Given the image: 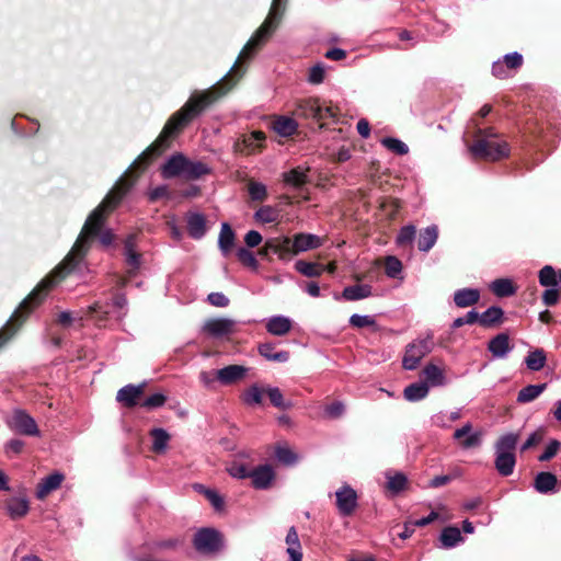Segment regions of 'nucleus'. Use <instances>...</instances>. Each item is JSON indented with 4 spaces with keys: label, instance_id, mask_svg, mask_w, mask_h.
I'll return each instance as SVG.
<instances>
[{
    "label": "nucleus",
    "instance_id": "obj_52",
    "mask_svg": "<svg viewBox=\"0 0 561 561\" xmlns=\"http://www.w3.org/2000/svg\"><path fill=\"white\" fill-rule=\"evenodd\" d=\"M275 457L280 463L286 466H290L297 460V455L291 449L284 446H277L275 448Z\"/></svg>",
    "mask_w": 561,
    "mask_h": 561
},
{
    "label": "nucleus",
    "instance_id": "obj_45",
    "mask_svg": "<svg viewBox=\"0 0 561 561\" xmlns=\"http://www.w3.org/2000/svg\"><path fill=\"white\" fill-rule=\"evenodd\" d=\"M423 375L425 377V380L430 382L432 386H442L445 383V376L443 370L432 363L427 364L424 367Z\"/></svg>",
    "mask_w": 561,
    "mask_h": 561
},
{
    "label": "nucleus",
    "instance_id": "obj_13",
    "mask_svg": "<svg viewBox=\"0 0 561 561\" xmlns=\"http://www.w3.org/2000/svg\"><path fill=\"white\" fill-rule=\"evenodd\" d=\"M9 426L12 431L26 436H38L39 430L35 420L24 410H15Z\"/></svg>",
    "mask_w": 561,
    "mask_h": 561
},
{
    "label": "nucleus",
    "instance_id": "obj_20",
    "mask_svg": "<svg viewBox=\"0 0 561 561\" xmlns=\"http://www.w3.org/2000/svg\"><path fill=\"white\" fill-rule=\"evenodd\" d=\"M187 158L182 153L173 154L161 169V174L164 179H171L183 175Z\"/></svg>",
    "mask_w": 561,
    "mask_h": 561
},
{
    "label": "nucleus",
    "instance_id": "obj_51",
    "mask_svg": "<svg viewBox=\"0 0 561 561\" xmlns=\"http://www.w3.org/2000/svg\"><path fill=\"white\" fill-rule=\"evenodd\" d=\"M248 191L252 201L263 202L267 197L266 186L262 183L251 181L248 185Z\"/></svg>",
    "mask_w": 561,
    "mask_h": 561
},
{
    "label": "nucleus",
    "instance_id": "obj_47",
    "mask_svg": "<svg viewBox=\"0 0 561 561\" xmlns=\"http://www.w3.org/2000/svg\"><path fill=\"white\" fill-rule=\"evenodd\" d=\"M387 479L386 486L392 494H399L408 485V478L402 472H397L393 476L387 474Z\"/></svg>",
    "mask_w": 561,
    "mask_h": 561
},
{
    "label": "nucleus",
    "instance_id": "obj_60",
    "mask_svg": "<svg viewBox=\"0 0 561 561\" xmlns=\"http://www.w3.org/2000/svg\"><path fill=\"white\" fill-rule=\"evenodd\" d=\"M350 324L354 328H366V327H374L376 324V321L374 318L369 316H360V314H353L350 318Z\"/></svg>",
    "mask_w": 561,
    "mask_h": 561
},
{
    "label": "nucleus",
    "instance_id": "obj_21",
    "mask_svg": "<svg viewBox=\"0 0 561 561\" xmlns=\"http://www.w3.org/2000/svg\"><path fill=\"white\" fill-rule=\"evenodd\" d=\"M271 125L272 129L280 137H291L298 128L295 118L283 115L274 116Z\"/></svg>",
    "mask_w": 561,
    "mask_h": 561
},
{
    "label": "nucleus",
    "instance_id": "obj_2",
    "mask_svg": "<svg viewBox=\"0 0 561 561\" xmlns=\"http://www.w3.org/2000/svg\"><path fill=\"white\" fill-rule=\"evenodd\" d=\"M236 85L230 76L204 91L192 93L186 103L167 121L157 139L134 161L133 168L144 172L154 159L168 150L188 124L226 95Z\"/></svg>",
    "mask_w": 561,
    "mask_h": 561
},
{
    "label": "nucleus",
    "instance_id": "obj_35",
    "mask_svg": "<svg viewBox=\"0 0 561 561\" xmlns=\"http://www.w3.org/2000/svg\"><path fill=\"white\" fill-rule=\"evenodd\" d=\"M236 234L228 222L221 225L218 245L224 255H228L234 247Z\"/></svg>",
    "mask_w": 561,
    "mask_h": 561
},
{
    "label": "nucleus",
    "instance_id": "obj_36",
    "mask_svg": "<svg viewBox=\"0 0 561 561\" xmlns=\"http://www.w3.org/2000/svg\"><path fill=\"white\" fill-rule=\"evenodd\" d=\"M307 171L308 169H302L301 167L294 168L283 174V180L285 184L300 188L309 182Z\"/></svg>",
    "mask_w": 561,
    "mask_h": 561
},
{
    "label": "nucleus",
    "instance_id": "obj_16",
    "mask_svg": "<svg viewBox=\"0 0 561 561\" xmlns=\"http://www.w3.org/2000/svg\"><path fill=\"white\" fill-rule=\"evenodd\" d=\"M248 369L241 365H229L221 369L214 370L217 380L225 385H233L245 377Z\"/></svg>",
    "mask_w": 561,
    "mask_h": 561
},
{
    "label": "nucleus",
    "instance_id": "obj_19",
    "mask_svg": "<svg viewBox=\"0 0 561 561\" xmlns=\"http://www.w3.org/2000/svg\"><path fill=\"white\" fill-rule=\"evenodd\" d=\"M145 387V383L138 386L127 385L117 391L116 400L126 408H134L138 404V399L144 394Z\"/></svg>",
    "mask_w": 561,
    "mask_h": 561
},
{
    "label": "nucleus",
    "instance_id": "obj_24",
    "mask_svg": "<svg viewBox=\"0 0 561 561\" xmlns=\"http://www.w3.org/2000/svg\"><path fill=\"white\" fill-rule=\"evenodd\" d=\"M488 350L492 353L494 357H504L512 350L508 334L500 333L495 335L493 339L489 341Z\"/></svg>",
    "mask_w": 561,
    "mask_h": 561
},
{
    "label": "nucleus",
    "instance_id": "obj_14",
    "mask_svg": "<svg viewBox=\"0 0 561 561\" xmlns=\"http://www.w3.org/2000/svg\"><path fill=\"white\" fill-rule=\"evenodd\" d=\"M336 507L340 515L351 516L357 507V494L350 485H343L335 492Z\"/></svg>",
    "mask_w": 561,
    "mask_h": 561
},
{
    "label": "nucleus",
    "instance_id": "obj_26",
    "mask_svg": "<svg viewBox=\"0 0 561 561\" xmlns=\"http://www.w3.org/2000/svg\"><path fill=\"white\" fill-rule=\"evenodd\" d=\"M270 253L277 254L279 260L287 261L282 236L267 239L259 250V255L263 259H268Z\"/></svg>",
    "mask_w": 561,
    "mask_h": 561
},
{
    "label": "nucleus",
    "instance_id": "obj_32",
    "mask_svg": "<svg viewBox=\"0 0 561 561\" xmlns=\"http://www.w3.org/2000/svg\"><path fill=\"white\" fill-rule=\"evenodd\" d=\"M480 325L483 328H495L503 322L504 311L502 308L492 306L480 314Z\"/></svg>",
    "mask_w": 561,
    "mask_h": 561
},
{
    "label": "nucleus",
    "instance_id": "obj_31",
    "mask_svg": "<svg viewBox=\"0 0 561 561\" xmlns=\"http://www.w3.org/2000/svg\"><path fill=\"white\" fill-rule=\"evenodd\" d=\"M149 436L152 438L151 450L158 455L163 454L170 442V434L164 428L154 427L149 432Z\"/></svg>",
    "mask_w": 561,
    "mask_h": 561
},
{
    "label": "nucleus",
    "instance_id": "obj_4",
    "mask_svg": "<svg viewBox=\"0 0 561 561\" xmlns=\"http://www.w3.org/2000/svg\"><path fill=\"white\" fill-rule=\"evenodd\" d=\"M471 124L474 130L469 151L474 159L496 162L510 157L508 142L493 127L481 128L476 118H471Z\"/></svg>",
    "mask_w": 561,
    "mask_h": 561
},
{
    "label": "nucleus",
    "instance_id": "obj_39",
    "mask_svg": "<svg viewBox=\"0 0 561 561\" xmlns=\"http://www.w3.org/2000/svg\"><path fill=\"white\" fill-rule=\"evenodd\" d=\"M210 170L205 163L201 161H191L187 159L183 176L186 180H197L203 175L208 174Z\"/></svg>",
    "mask_w": 561,
    "mask_h": 561
},
{
    "label": "nucleus",
    "instance_id": "obj_34",
    "mask_svg": "<svg viewBox=\"0 0 561 561\" xmlns=\"http://www.w3.org/2000/svg\"><path fill=\"white\" fill-rule=\"evenodd\" d=\"M373 287L368 284L347 286L342 291V297L348 301L365 299L371 296Z\"/></svg>",
    "mask_w": 561,
    "mask_h": 561
},
{
    "label": "nucleus",
    "instance_id": "obj_27",
    "mask_svg": "<svg viewBox=\"0 0 561 561\" xmlns=\"http://www.w3.org/2000/svg\"><path fill=\"white\" fill-rule=\"evenodd\" d=\"M558 483L556 474L547 471L539 472L534 480V488L537 492L546 494L554 491Z\"/></svg>",
    "mask_w": 561,
    "mask_h": 561
},
{
    "label": "nucleus",
    "instance_id": "obj_57",
    "mask_svg": "<svg viewBox=\"0 0 561 561\" xmlns=\"http://www.w3.org/2000/svg\"><path fill=\"white\" fill-rule=\"evenodd\" d=\"M18 331L19 329L11 321V319H9L4 327L0 330V348H2L18 333Z\"/></svg>",
    "mask_w": 561,
    "mask_h": 561
},
{
    "label": "nucleus",
    "instance_id": "obj_63",
    "mask_svg": "<svg viewBox=\"0 0 561 561\" xmlns=\"http://www.w3.org/2000/svg\"><path fill=\"white\" fill-rule=\"evenodd\" d=\"M228 472L231 477L238 479L250 478L251 470L248 469L247 465L234 462L228 468Z\"/></svg>",
    "mask_w": 561,
    "mask_h": 561
},
{
    "label": "nucleus",
    "instance_id": "obj_43",
    "mask_svg": "<svg viewBox=\"0 0 561 561\" xmlns=\"http://www.w3.org/2000/svg\"><path fill=\"white\" fill-rule=\"evenodd\" d=\"M491 289L493 294L497 297H510L515 294L516 288L513 284V282L508 278H497L495 279L492 285Z\"/></svg>",
    "mask_w": 561,
    "mask_h": 561
},
{
    "label": "nucleus",
    "instance_id": "obj_7",
    "mask_svg": "<svg viewBox=\"0 0 561 561\" xmlns=\"http://www.w3.org/2000/svg\"><path fill=\"white\" fill-rule=\"evenodd\" d=\"M539 284L548 287L542 294V301L546 306L558 304L561 295V268L557 272L551 265H545L538 274Z\"/></svg>",
    "mask_w": 561,
    "mask_h": 561
},
{
    "label": "nucleus",
    "instance_id": "obj_11",
    "mask_svg": "<svg viewBox=\"0 0 561 561\" xmlns=\"http://www.w3.org/2000/svg\"><path fill=\"white\" fill-rule=\"evenodd\" d=\"M237 321L229 318H209L205 321L202 331L214 339L229 336L236 332Z\"/></svg>",
    "mask_w": 561,
    "mask_h": 561
},
{
    "label": "nucleus",
    "instance_id": "obj_23",
    "mask_svg": "<svg viewBox=\"0 0 561 561\" xmlns=\"http://www.w3.org/2000/svg\"><path fill=\"white\" fill-rule=\"evenodd\" d=\"M187 232L194 239H201L206 233V218L198 213H188L186 218Z\"/></svg>",
    "mask_w": 561,
    "mask_h": 561
},
{
    "label": "nucleus",
    "instance_id": "obj_17",
    "mask_svg": "<svg viewBox=\"0 0 561 561\" xmlns=\"http://www.w3.org/2000/svg\"><path fill=\"white\" fill-rule=\"evenodd\" d=\"M65 476L60 472H54L42 479L36 486L35 495L38 500H45L51 492L60 488Z\"/></svg>",
    "mask_w": 561,
    "mask_h": 561
},
{
    "label": "nucleus",
    "instance_id": "obj_49",
    "mask_svg": "<svg viewBox=\"0 0 561 561\" xmlns=\"http://www.w3.org/2000/svg\"><path fill=\"white\" fill-rule=\"evenodd\" d=\"M195 489L205 495V497L210 502V504L214 506L216 511H220L224 508V499L216 491L206 489L202 484H196Z\"/></svg>",
    "mask_w": 561,
    "mask_h": 561
},
{
    "label": "nucleus",
    "instance_id": "obj_12",
    "mask_svg": "<svg viewBox=\"0 0 561 561\" xmlns=\"http://www.w3.org/2000/svg\"><path fill=\"white\" fill-rule=\"evenodd\" d=\"M265 134L262 130H255L250 134L242 135L233 144V150L240 154H252L261 151L264 147Z\"/></svg>",
    "mask_w": 561,
    "mask_h": 561
},
{
    "label": "nucleus",
    "instance_id": "obj_40",
    "mask_svg": "<svg viewBox=\"0 0 561 561\" xmlns=\"http://www.w3.org/2000/svg\"><path fill=\"white\" fill-rule=\"evenodd\" d=\"M426 382H414L405 387L403 394L405 400L414 402L424 399L428 394Z\"/></svg>",
    "mask_w": 561,
    "mask_h": 561
},
{
    "label": "nucleus",
    "instance_id": "obj_1",
    "mask_svg": "<svg viewBox=\"0 0 561 561\" xmlns=\"http://www.w3.org/2000/svg\"><path fill=\"white\" fill-rule=\"evenodd\" d=\"M133 183L122 178L106 194L100 205L88 216L85 224L75 242L71 251L64 261L24 298L10 317L20 330L28 316L43 304L48 293L62 280L88 252L90 239L95 238L103 228L110 214L117 208L124 196L129 192Z\"/></svg>",
    "mask_w": 561,
    "mask_h": 561
},
{
    "label": "nucleus",
    "instance_id": "obj_50",
    "mask_svg": "<svg viewBox=\"0 0 561 561\" xmlns=\"http://www.w3.org/2000/svg\"><path fill=\"white\" fill-rule=\"evenodd\" d=\"M381 144L390 151L403 156L409 152V147L397 138L387 137L381 140Z\"/></svg>",
    "mask_w": 561,
    "mask_h": 561
},
{
    "label": "nucleus",
    "instance_id": "obj_61",
    "mask_svg": "<svg viewBox=\"0 0 561 561\" xmlns=\"http://www.w3.org/2000/svg\"><path fill=\"white\" fill-rule=\"evenodd\" d=\"M561 443L558 439H551L545 451L538 457L541 462L552 459L560 449Z\"/></svg>",
    "mask_w": 561,
    "mask_h": 561
},
{
    "label": "nucleus",
    "instance_id": "obj_10",
    "mask_svg": "<svg viewBox=\"0 0 561 561\" xmlns=\"http://www.w3.org/2000/svg\"><path fill=\"white\" fill-rule=\"evenodd\" d=\"M432 350L433 341L430 337L408 344L405 346V353L402 358L403 368L408 370L417 368L422 358L431 353Z\"/></svg>",
    "mask_w": 561,
    "mask_h": 561
},
{
    "label": "nucleus",
    "instance_id": "obj_15",
    "mask_svg": "<svg viewBox=\"0 0 561 561\" xmlns=\"http://www.w3.org/2000/svg\"><path fill=\"white\" fill-rule=\"evenodd\" d=\"M125 261L128 266L127 273L130 277L136 276L141 266V253L136 250L134 236H128L124 242Z\"/></svg>",
    "mask_w": 561,
    "mask_h": 561
},
{
    "label": "nucleus",
    "instance_id": "obj_38",
    "mask_svg": "<svg viewBox=\"0 0 561 561\" xmlns=\"http://www.w3.org/2000/svg\"><path fill=\"white\" fill-rule=\"evenodd\" d=\"M263 396H265V386L254 383L242 392L241 399L248 405H260L263 403Z\"/></svg>",
    "mask_w": 561,
    "mask_h": 561
},
{
    "label": "nucleus",
    "instance_id": "obj_41",
    "mask_svg": "<svg viewBox=\"0 0 561 561\" xmlns=\"http://www.w3.org/2000/svg\"><path fill=\"white\" fill-rule=\"evenodd\" d=\"M547 388V383L529 385L519 390L517 394L518 403H528L537 399Z\"/></svg>",
    "mask_w": 561,
    "mask_h": 561
},
{
    "label": "nucleus",
    "instance_id": "obj_42",
    "mask_svg": "<svg viewBox=\"0 0 561 561\" xmlns=\"http://www.w3.org/2000/svg\"><path fill=\"white\" fill-rule=\"evenodd\" d=\"M295 268L306 277H319L324 272V266L322 264L307 262L304 260L297 261L295 263Z\"/></svg>",
    "mask_w": 561,
    "mask_h": 561
},
{
    "label": "nucleus",
    "instance_id": "obj_18",
    "mask_svg": "<svg viewBox=\"0 0 561 561\" xmlns=\"http://www.w3.org/2000/svg\"><path fill=\"white\" fill-rule=\"evenodd\" d=\"M251 483L257 490L270 488L275 478V472L270 465H261L251 470Z\"/></svg>",
    "mask_w": 561,
    "mask_h": 561
},
{
    "label": "nucleus",
    "instance_id": "obj_30",
    "mask_svg": "<svg viewBox=\"0 0 561 561\" xmlns=\"http://www.w3.org/2000/svg\"><path fill=\"white\" fill-rule=\"evenodd\" d=\"M437 238L438 228L435 225L426 227L425 229L421 230L417 238L419 250L423 252H428L436 243Z\"/></svg>",
    "mask_w": 561,
    "mask_h": 561
},
{
    "label": "nucleus",
    "instance_id": "obj_33",
    "mask_svg": "<svg viewBox=\"0 0 561 561\" xmlns=\"http://www.w3.org/2000/svg\"><path fill=\"white\" fill-rule=\"evenodd\" d=\"M285 541L288 546L287 553L290 557V561H301V545L298 537V533L294 526L289 528Z\"/></svg>",
    "mask_w": 561,
    "mask_h": 561
},
{
    "label": "nucleus",
    "instance_id": "obj_58",
    "mask_svg": "<svg viewBox=\"0 0 561 561\" xmlns=\"http://www.w3.org/2000/svg\"><path fill=\"white\" fill-rule=\"evenodd\" d=\"M523 56L517 53V51H514V53H511V54H507L503 57V64L505 65V67L508 69V70H517L518 68H520L523 66Z\"/></svg>",
    "mask_w": 561,
    "mask_h": 561
},
{
    "label": "nucleus",
    "instance_id": "obj_25",
    "mask_svg": "<svg viewBox=\"0 0 561 561\" xmlns=\"http://www.w3.org/2000/svg\"><path fill=\"white\" fill-rule=\"evenodd\" d=\"M480 300V291L474 288H462L454 294V302L459 308L474 306Z\"/></svg>",
    "mask_w": 561,
    "mask_h": 561
},
{
    "label": "nucleus",
    "instance_id": "obj_8",
    "mask_svg": "<svg viewBox=\"0 0 561 561\" xmlns=\"http://www.w3.org/2000/svg\"><path fill=\"white\" fill-rule=\"evenodd\" d=\"M287 261L291 260L300 252L318 249L322 242L320 237L312 233H296L293 238L282 236Z\"/></svg>",
    "mask_w": 561,
    "mask_h": 561
},
{
    "label": "nucleus",
    "instance_id": "obj_53",
    "mask_svg": "<svg viewBox=\"0 0 561 561\" xmlns=\"http://www.w3.org/2000/svg\"><path fill=\"white\" fill-rule=\"evenodd\" d=\"M254 217L257 221L271 224L276 221L277 211L272 206H263L256 210Z\"/></svg>",
    "mask_w": 561,
    "mask_h": 561
},
{
    "label": "nucleus",
    "instance_id": "obj_54",
    "mask_svg": "<svg viewBox=\"0 0 561 561\" xmlns=\"http://www.w3.org/2000/svg\"><path fill=\"white\" fill-rule=\"evenodd\" d=\"M402 271V263L396 256H387L385 261V273L391 278L398 277Z\"/></svg>",
    "mask_w": 561,
    "mask_h": 561
},
{
    "label": "nucleus",
    "instance_id": "obj_6",
    "mask_svg": "<svg viewBox=\"0 0 561 561\" xmlns=\"http://www.w3.org/2000/svg\"><path fill=\"white\" fill-rule=\"evenodd\" d=\"M518 442L517 434H506L501 436L495 443L494 466L502 477H508L514 472L516 456L514 450Z\"/></svg>",
    "mask_w": 561,
    "mask_h": 561
},
{
    "label": "nucleus",
    "instance_id": "obj_5",
    "mask_svg": "<svg viewBox=\"0 0 561 561\" xmlns=\"http://www.w3.org/2000/svg\"><path fill=\"white\" fill-rule=\"evenodd\" d=\"M293 114L296 118L310 121L316 124L319 129L327 126L325 121L332 118L333 121L337 117V108L332 106H322L319 99L309 98L300 100L297 104Z\"/></svg>",
    "mask_w": 561,
    "mask_h": 561
},
{
    "label": "nucleus",
    "instance_id": "obj_29",
    "mask_svg": "<svg viewBox=\"0 0 561 561\" xmlns=\"http://www.w3.org/2000/svg\"><path fill=\"white\" fill-rule=\"evenodd\" d=\"M5 508L12 519L24 517L30 510L28 502L24 497H11L5 501Z\"/></svg>",
    "mask_w": 561,
    "mask_h": 561
},
{
    "label": "nucleus",
    "instance_id": "obj_56",
    "mask_svg": "<svg viewBox=\"0 0 561 561\" xmlns=\"http://www.w3.org/2000/svg\"><path fill=\"white\" fill-rule=\"evenodd\" d=\"M401 208V202L397 198H387L381 202L380 209L387 213L390 219H394Z\"/></svg>",
    "mask_w": 561,
    "mask_h": 561
},
{
    "label": "nucleus",
    "instance_id": "obj_3",
    "mask_svg": "<svg viewBox=\"0 0 561 561\" xmlns=\"http://www.w3.org/2000/svg\"><path fill=\"white\" fill-rule=\"evenodd\" d=\"M287 1L288 0L272 1L268 15L240 51L237 61L226 75L230 76L233 81L236 80V83L242 78L245 71L240 67V64L244 59H250L256 49L275 32L285 13Z\"/></svg>",
    "mask_w": 561,
    "mask_h": 561
},
{
    "label": "nucleus",
    "instance_id": "obj_37",
    "mask_svg": "<svg viewBox=\"0 0 561 561\" xmlns=\"http://www.w3.org/2000/svg\"><path fill=\"white\" fill-rule=\"evenodd\" d=\"M265 396L271 404L279 410H289L294 407L290 400H286L277 387L265 386Z\"/></svg>",
    "mask_w": 561,
    "mask_h": 561
},
{
    "label": "nucleus",
    "instance_id": "obj_46",
    "mask_svg": "<svg viewBox=\"0 0 561 561\" xmlns=\"http://www.w3.org/2000/svg\"><path fill=\"white\" fill-rule=\"evenodd\" d=\"M462 540L461 533L457 527L448 526L440 534V542L445 548H453Z\"/></svg>",
    "mask_w": 561,
    "mask_h": 561
},
{
    "label": "nucleus",
    "instance_id": "obj_28",
    "mask_svg": "<svg viewBox=\"0 0 561 561\" xmlns=\"http://www.w3.org/2000/svg\"><path fill=\"white\" fill-rule=\"evenodd\" d=\"M266 331L276 336H284L291 330V321L283 316L272 317L266 325Z\"/></svg>",
    "mask_w": 561,
    "mask_h": 561
},
{
    "label": "nucleus",
    "instance_id": "obj_55",
    "mask_svg": "<svg viewBox=\"0 0 561 561\" xmlns=\"http://www.w3.org/2000/svg\"><path fill=\"white\" fill-rule=\"evenodd\" d=\"M237 257L244 266L255 270L259 265L257 260L255 259L254 254L245 248L238 249Z\"/></svg>",
    "mask_w": 561,
    "mask_h": 561
},
{
    "label": "nucleus",
    "instance_id": "obj_22",
    "mask_svg": "<svg viewBox=\"0 0 561 561\" xmlns=\"http://www.w3.org/2000/svg\"><path fill=\"white\" fill-rule=\"evenodd\" d=\"M276 344L273 342H263L257 346L259 354L263 356L265 359L275 363H285L289 359L288 351H278L275 352Z\"/></svg>",
    "mask_w": 561,
    "mask_h": 561
},
{
    "label": "nucleus",
    "instance_id": "obj_62",
    "mask_svg": "<svg viewBox=\"0 0 561 561\" xmlns=\"http://www.w3.org/2000/svg\"><path fill=\"white\" fill-rule=\"evenodd\" d=\"M325 70L321 64H317L309 70L308 81L312 84H320L324 80Z\"/></svg>",
    "mask_w": 561,
    "mask_h": 561
},
{
    "label": "nucleus",
    "instance_id": "obj_9",
    "mask_svg": "<svg viewBox=\"0 0 561 561\" xmlns=\"http://www.w3.org/2000/svg\"><path fill=\"white\" fill-rule=\"evenodd\" d=\"M194 548L205 554L217 553L224 546L220 531L215 528H201L193 538Z\"/></svg>",
    "mask_w": 561,
    "mask_h": 561
},
{
    "label": "nucleus",
    "instance_id": "obj_64",
    "mask_svg": "<svg viewBox=\"0 0 561 561\" xmlns=\"http://www.w3.org/2000/svg\"><path fill=\"white\" fill-rule=\"evenodd\" d=\"M167 402V397L162 393H154L149 396L142 403L141 407L146 409H156L162 407Z\"/></svg>",
    "mask_w": 561,
    "mask_h": 561
},
{
    "label": "nucleus",
    "instance_id": "obj_48",
    "mask_svg": "<svg viewBox=\"0 0 561 561\" xmlns=\"http://www.w3.org/2000/svg\"><path fill=\"white\" fill-rule=\"evenodd\" d=\"M415 233L416 229L413 225L402 227L396 239L397 244L401 248L412 247Z\"/></svg>",
    "mask_w": 561,
    "mask_h": 561
},
{
    "label": "nucleus",
    "instance_id": "obj_59",
    "mask_svg": "<svg viewBox=\"0 0 561 561\" xmlns=\"http://www.w3.org/2000/svg\"><path fill=\"white\" fill-rule=\"evenodd\" d=\"M345 407L340 401H334L324 407V416L328 419H339L343 415Z\"/></svg>",
    "mask_w": 561,
    "mask_h": 561
},
{
    "label": "nucleus",
    "instance_id": "obj_44",
    "mask_svg": "<svg viewBox=\"0 0 561 561\" xmlns=\"http://www.w3.org/2000/svg\"><path fill=\"white\" fill-rule=\"evenodd\" d=\"M546 353L542 348H537L530 352L525 358L527 368L534 371L541 370L546 365Z\"/></svg>",
    "mask_w": 561,
    "mask_h": 561
}]
</instances>
